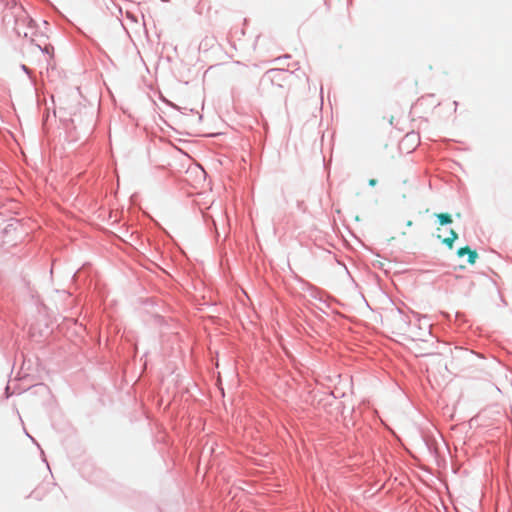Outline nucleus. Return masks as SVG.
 <instances>
[{"label": "nucleus", "instance_id": "obj_1", "mask_svg": "<svg viewBox=\"0 0 512 512\" xmlns=\"http://www.w3.org/2000/svg\"><path fill=\"white\" fill-rule=\"evenodd\" d=\"M286 75L287 74L285 71L272 69L266 73L265 79L268 80L271 84L277 83L279 87H282L280 82L285 80Z\"/></svg>", "mask_w": 512, "mask_h": 512}, {"label": "nucleus", "instance_id": "obj_2", "mask_svg": "<svg viewBox=\"0 0 512 512\" xmlns=\"http://www.w3.org/2000/svg\"><path fill=\"white\" fill-rule=\"evenodd\" d=\"M217 44V40L213 36H206L203 38L199 44V49L203 52H208L213 49Z\"/></svg>", "mask_w": 512, "mask_h": 512}, {"label": "nucleus", "instance_id": "obj_3", "mask_svg": "<svg viewBox=\"0 0 512 512\" xmlns=\"http://www.w3.org/2000/svg\"><path fill=\"white\" fill-rule=\"evenodd\" d=\"M458 238V234L455 230L451 229L449 237L442 239V243L445 244L449 249L453 248L455 240Z\"/></svg>", "mask_w": 512, "mask_h": 512}, {"label": "nucleus", "instance_id": "obj_4", "mask_svg": "<svg viewBox=\"0 0 512 512\" xmlns=\"http://www.w3.org/2000/svg\"><path fill=\"white\" fill-rule=\"evenodd\" d=\"M435 216L441 226L451 224L453 222L452 216L449 213H437Z\"/></svg>", "mask_w": 512, "mask_h": 512}, {"label": "nucleus", "instance_id": "obj_5", "mask_svg": "<svg viewBox=\"0 0 512 512\" xmlns=\"http://www.w3.org/2000/svg\"><path fill=\"white\" fill-rule=\"evenodd\" d=\"M478 258V254L476 252V250H470V252L468 253V263L473 265L476 263V260Z\"/></svg>", "mask_w": 512, "mask_h": 512}, {"label": "nucleus", "instance_id": "obj_6", "mask_svg": "<svg viewBox=\"0 0 512 512\" xmlns=\"http://www.w3.org/2000/svg\"><path fill=\"white\" fill-rule=\"evenodd\" d=\"M470 250H471V248L469 246L461 247V248L458 249L457 255L459 257H463L464 255H468Z\"/></svg>", "mask_w": 512, "mask_h": 512}, {"label": "nucleus", "instance_id": "obj_7", "mask_svg": "<svg viewBox=\"0 0 512 512\" xmlns=\"http://www.w3.org/2000/svg\"><path fill=\"white\" fill-rule=\"evenodd\" d=\"M376 183H377V180H376V179H370V180H369V184H370L371 186L376 185Z\"/></svg>", "mask_w": 512, "mask_h": 512}, {"label": "nucleus", "instance_id": "obj_8", "mask_svg": "<svg viewBox=\"0 0 512 512\" xmlns=\"http://www.w3.org/2000/svg\"><path fill=\"white\" fill-rule=\"evenodd\" d=\"M412 224H413V223H412V221H411V220H408V221H407V223H406V225H407V226H412Z\"/></svg>", "mask_w": 512, "mask_h": 512}]
</instances>
